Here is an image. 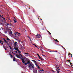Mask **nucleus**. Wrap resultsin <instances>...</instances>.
I'll return each instance as SVG.
<instances>
[{
	"label": "nucleus",
	"instance_id": "20e7f679",
	"mask_svg": "<svg viewBox=\"0 0 73 73\" xmlns=\"http://www.w3.org/2000/svg\"><path fill=\"white\" fill-rule=\"evenodd\" d=\"M3 40H4V41L7 44V45L8 46H9V44H8V42L7 41L5 40V38H3Z\"/></svg>",
	"mask_w": 73,
	"mask_h": 73
},
{
	"label": "nucleus",
	"instance_id": "4c0bfd02",
	"mask_svg": "<svg viewBox=\"0 0 73 73\" xmlns=\"http://www.w3.org/2000/svg\"><path fill=\"white\" fill-rule=\"evenodd\" d=\"M70 65H71L72 63L70 62Z\"/></svg>",
	"mask_w": 73,
	"mask_h": 73
},
{
	"label": "nucleus",
	"instance_id": "f704fd0d",
	"mask_svg": "<svg viewBox=\"0 0 73 73\" xmlns=\"http://www.w3.org/2000/svg\"><path fill=\"white\" fill-rule=\"evenodd\" d=\"M35 47H36V48H37V46H36V45H35Z\"/></svg>",
	"mask_w": 73,
	"mask_h": 73
},
{
	"label": "nucleus",
	"instance_id": "58836bf2",
	"mask_svg": "<svg viewBox=\"0 0 73 73\" xmlns=\"http://www.w3.org/2000/svg\"><path fill=\"white\" fill-rule=\"evenodd\" d=\"M15 52H16L17 53V51H15Z\"/></svg>",
	"mask_w": 73,
	"mask_h": 73
},
{
	"label": "nucleus",
	"instance_id": "338daca9",
	"mask_svg": "<svg viewBox=\"0 0 73 73\" xmlns=\"http://www.w3.org/2000/svg\"><path fill=\"white\" fill-rule=\"evenodd\" d=\"M0 16H1V15H0Z\"/></svg>",
	"mask_w": 73,
	"mask_h": 73
},
{
	"label": "nucleus",
	"instance_id": "2eb2a0df",
	"mask_svg": "<svg viewBox=\"0 0 73 73\" xmlns=\"http://www.w3.org/2000/svg\"><path fill=\"white\" fill-rule=\"evenodd\" d=\"M5 24H6V26H7V25H9V24L7 22H5Z\"/></svg>",
	"mask_w": 73,
	"mask_h": 73
},
{
	"label": "nucleus",
	"instance_id": "6e6552de",
	"mask_svg": "<svg viewBox=\"0 0 73 73\" xmlns=\"http://www.w3.org/2000/svg\"><path fill=\"white\" fill-rule=\"evenodd\" d=\"M21 61L24 64V63H25V60L23 59L22 58L21 59Z\"/></svg>",
	"mask_w": 73,
	"mask_h": 73
},
{
	"label": "nucleus",
	"instance_id": "412c9836",
	"mask_svg": "<svg viewBox=\"0 0 73 73\" xmlns=\"http://www.w3.org/2000/svg\"><path fill=\"white\" fill-rule=\"evenodd\" d=\"M26 58H26V57H24V58H22V59H26Z\"/></svg>",
	"mask_w": 73,
	"mask_h": 73
},
{
	"label": "nucleus",
	"instance_id": "f3484780",
	"mask_svg": "<svg viewBox=\"0 0 73 73\" xmlns=\"http://www.w3.org/2000/svg\"><path fill=\"white\" fill-rule=\"evenodd\" d=\"M32 61H33V62H35V63H36V60H33Z\"/></svg>",
	"mask_w": 73,
	"mask_h": 73
},
{
	"label": "nucleus",
	"instance_id": "79ce46f5",
	"mask_svg": "<svg viewBox=\"0 0 73 73\" xmlns=\"http://www.w3.org/2000/svg\"><path fill=\"white\" fill-rule=\"evenodd\" d=\"M30 41L31 42H32V40H31V39H30Z\"/></svg>",
	"mask_w": 73,
	"mask_h": 73
},
{
	"label": "nucleus",
	"instance_id": "f257e3e1",
	"mask_svg": "<svg viewBox=\"0 0 73 73\" xmlns=\"http://www.w3.org/2000/svg\"><path fill=\"white\" fill-rule=\"evenodd\" d=\"M27 64H29V68H29V70H31V68H32L33 69H34V68H35V66L34 65V64H33L32 62L30 63V61H28L27 62Z\"/></svg>",
	"mask_w": 73,
	"mask_h": 73
},
{
	"label": "nucleus",
	"instance_id": "de8ad7c7",
	"mask_svg": "<svg viewBox=\"0 0 73 73\" xmlns=\"http://www.w3.org/2000/svg\"><path fill=\"white\" fill-rule=\"evenodd\" d=\"M41 60H42V61H43V59H42Z\"/></svg>",
	"mask_w": 73,
	"mask_h": 73
},
{
	"label": "nucleus",
	"instance_id": "a19ab883",
	"mask_svg": "<svg viewBox=\"0 0 73 73\" xmlns=\"http://www.w3.org/2000/svg\"><path fill=\"white\" fill-rule=\"evenodd\" d=\"M3 20H5V18H3Z\"/></svg>",
	"mask_w": 73,
	"mask_h": 73
},
{
	"label": "nucleus",
	"instance_id": "f8f14e48",
	"mask_svg": "<svg viewBox=\"0 0 73 73\" xmlns=\"http://www.w3.org/2000/svg\"><path fill=\"white\" fill-rule=\"evenodd\" d=\"M13 61H16V58L14 57L13 58Z\"/></svg>",
	"mask_w": 73,
	"mask_h": 73
},
{
	"label": "nucleus",
	"instance_id": "6ab92c4d",
	"mask_svg": "<svg viewBox=\"0 0 73 73\" xmlns=\"http://www.w3.org/2000/svg\"><path fill=\"white\" fill-rule=\"evenodd\" d=\"M25 64V65H27V64H28L27 63H25H25H24Z\"/></svg>",
	"mask_w": 73,
	"mask_h": 73
},
{
	"label": "nucleus",
	"instance_id": "680f3d73",
	"mask_svg": "<svg viewBox=\"0 0 73 73\" xmlns=\"http://www.w3.org/2000/svg\"><path fill=\"white\" fill-rule=\"evenodd\" d=\"M1 30V29H0V30Z\"/></svg>",
	"mask_w": 73,
	"mask_h": 73
},
{
	"label": "nucleus",
	"instance_id": "a18cd8bd",
	"mask_svg": "<svg viewBox=\"0 0 73 73\" xmlns=\"http://www.w3.org/2000/svg\"><path fill=\"white\" fill-rule=\"evenodd\" d=\"M5 50H6V48H5Z\"/></svg>",
	"mask_w": 73,
	"mask_h": 73
},
{
	"label": "nucleus",
	"instance_id": "a878e982",
	"mask_svg": "<svg viewBox=\"0 0 73 73\" xmlns=\"http://www.w3.org/2000/svg\"><path fill=\"white\" fill-rule=\"evenodd\" d=\"M25 54H29V53H25Z\"/></svg>",
	"mask_w": 73,
	"mask_h": 73
},
{
	"label": "nucleus",
	"instance_id": "13d9d810",
	"mask_svg": "<svg viewBox=\"0 0 73 73\" xmlns=\"http://www.w3.org/2000/svg\"><path fill=\"white\" fill-rule=\"evenodd\" d=\"M50 35H51V33H50Z\"/></svg>",
	"mask_w": 73,
	"mask_h": 73
},
{
	"label": "nucleus",
	"instance_id": "e433bc0d",
	"mask_svg": "<svg viewBox=\"0 0 73 73\" xmlns=\"http://www.w3.org/2000/svg\"><path fill=\"white\" fill-rule=\"evenodd\" d=\"M17 51H18V52H19V50L17 49Z\"/></svg>",
	"mask_w": 73,
	"mask_h": 73
},
{
	"label": "nucleus",
	"instance_id": "393cba45",
	"mask_svg": "<svg viewBox=\"0 0 73 73\" xmlns=\"http://www.w3.org/2000/svg\"><path fill=\"white\" fill-rule=\"evenodd\" d=\"M37 55L38 56V57L39 58L40 56V55L38 54H37Z\"/></svg>",
	"mask_w": 73,
	"mask_h": 73
},
{
	"label": "nucleus",
	"instance_id": "39448f33",
	"mask_svg": "<svg viewBox=\"0 0 73 73\" xmlns=\"http://www.w3.org/2000/svg\"><path fill=\"white\" fill-rule=\"evenodd\" d=\"M18 33H19L17 32H16L15 33H14V36H17Z\"/></svg>",
	"mask_w": 73,
	"mask_h": 73
},
{
	"label": "nucleus",
	"instance_id": "bb28decb",
	"mask_svg": "<svg viewBox=\"0 0 73 73\" xmlns=\"http://www.w3.org/2000/svg\"><path fill=\"white\" fill-rule=\"evenodd\" d=\"M55 41H56V42H57V39L54 40Z\"/></svg>",
	"mask_w": 73,
	"mask_h": 73
},
{
	"label": "nucleus",
	"instance_id": "4be33fe9",
	"mask_svg": "<svg viewBox=\"0 0 73 73\" xmlns=\"http://www.w3.org/2000/svg\"><path fill=\"white\" fill-rule=\"evenodd\" d=\"M27 37L29 38V39H31V37H29L28 36Z\"/></svg>",
	"mask_w": 73,
	"mask_h": 73
},
{
	"label": "nucleus",
	"instance_id": "7c9ffc66",
	"mask_svg": "<svg viewBox=\"0 0 73 73\" xmlns=\"http://www.w3.org/2000/svg\"><path fill=\"white\" fill-rule=\"evenodd\" d=\"M56 68H59V67H58V66H57Z\"/></svg>",
	"mask_w": 73,
	"mask_h": 73
},
{
	"label": "nucleus",
	"instance_id": "864d4df0",
	"mask_svg": "<svg viewBox=\"0 0 73 73\" xmlns=\"http://www.w3.org/2000/svg\"><path fill=\"white\" fill-rule=\"evenodd\" d=\"M71 66H73V65H71Z\"/></svg>",
	"mask_w": 73,
	"mask_h": 73
},
{
	"label": "nucleus",
	"instance_id": "2f4dec72",
	"mask_svg": "<svg viewBox=\"0 0 73 73\" xmlns=\"http://www.w3.org/2000/svg\"><path fill=\"white\" fill-rule=\"evenodd\" d=\"M18 53H21V51H18Z\"/></svg>",
	"mask_w": 73,
	"mask_h": 73
},
{
	"label": "nucleus",
	"instance_id": "09e8293b",
	"mask_svg": "<svg viewBox=\"0 0 73 73\" xmlns=\"http://www.w3.org/2000/svg\"><path fill=\"white\" fill-rule=\"evenodd\" d=\"M3 48H5V46H4Z\"/></svg>",
	"mask_w": 73,
	"mask_h": 73
},
{
	"label": "nucleus",
	"instance_id": "0eeeda50",
	"mask_svg": "<svg viewBox=\"0 0 73 73\" xmlns=\"http://www.w3.org/2000/svg\"><path fill=\"white\" fill-rule=\"evenodd\" d=\"M0 43H1V44H2V45H3V44H4V41H2L1 40H0Z\"/></svg>",
	"mask_w": 73,
	"mask_h": 73
},
{
	"label": "nucleus",
	"instance_id": "4468645a",
	"mask_svg": "<svg viewBox=\"0 0 73 73\" xmlns=\"http://www.w3.org/2000/svg\"><path fill=\"white\" fill-rule=\"evenodd\" d=\"M20 35H21V34L18 33V34H17V36H20Z\"/></svg>",
	"mask_w": 73,
	"mask_h": 73
},
{
	"label": "nucleus",
	"instance_id": "3c124183",
	"mask_svg": "<svg viewBox=\"0 0 73 73\" xmlns=\"http://www.w3.org/2000/svg\"><path fill=\"white\" fill-rule=\"evenodd\" d=\"M62 48H64V47H63V46H62Z\"/></svg>",
	"mask_w": 73,
	"mask_h": 73
},
{
	"label": "nucleus",
	"instance_id": "a211bd4d",
	"mask_svg": "<svg viewBox=\"0 0 73 73\" xmlns=\"http://www.w3.org/2000/svg\"><path fill=\"white\" fill-rule=\"evenodd\" d=\"M7 41H9V40H10V39L8 38H7Z\"/></svg>",
	"mask_w": 73,
	"mask_h": 73
},
{
	"label": "nucleus",
	"instance_id": "c9c22d12",
	"mask_svg": "<svg viewBox=\"0 0 73 73\" xmlns=\"http://www.w3.org/2000/svg\"><path fill=\"white\" fill-rule=\"evenodd\" d=\"M10 22H11V23H12V21H11H11H10Z\"/></svg>",
	"mask_w": 73,
	"mask_h": 73
},
{
	"label": "nucleus",
	"instance_id": "aec40b11",
	"mask_svg": "<svg viewBox=\"0 0 73 73\" xmlns=\"http://www.w3.org/2000/svg\"><path fill=\"white\" fill-rule=\"evenodd\" d=\"M70 55H71V57H72V54H68V56H70Z\"/></svg>",
	"mask_w": 73,
	"mask_h": 73
},
{
	"label": "nucleus",
	"instance_id": "cd10ccee",
	"mask_svg": "<svg viewBox=\"0 0 73 73\" xmlns=\"http://www.w3.org/2000/svg\"><path fill=\"white\" fill-rule=\"evenodd\" d=\"M15 37H17H17H18V35H16L15 36Z\"/></svg>",
	"mask_w": 73,
	"mask_h": 73
},
{
	"label": "nucleus",
	"instance_id": "f03ea898",
	"mask_svg": "<svg viewBox=\"0 0 73 73\" xmlns=\"http://www.w3.org/2000/svg\"><path fill=\"white\" fill-rule=\"evenodd\" d=\"M16 56L18 58H21L23 57V56L20 54H19L18 55L17 54H16Z\"/></svg>",
	"mask_w": 73,
	"mask_h": 73
},
{
	"label": "nucleus",
	"instance_id": "69168bd1",
	"mask_svg": "<svg viewBox=\"0 0 73 73\" xmlns=\"http://www.w3.org/2000/svg\"><path fill=\"white\" fill-rule=\"evenodd\" d=\"M48 32H49V31H48Z\"/></svg>",
	"mask_w": 73,
	"mask_h": 73
},
{
	"label": "nucleus",
	"instance_id": "8fccbe9b",
	"mask_svg": "<svg viewBox=\"0 0 73 73\" xmlns=\"http://www.w3.org/2000/svg\"><path fill=\"white\" fill-rule=\"evenodd\" d=\"M33 45H35V44H33Z\"/></svg>",
	"mask_w": 73,
	"mask_h": 73
},
{
	"label": "nucleus",
	"instance_id": "49530a36",
	"mask_svg": "<svg viewBox=\"0 0 73 73\" xmlns=\"http://www.w3.org/2000/svg\"><path fill=\"white\" fill-rule=\"evenodd\" d=\"M9 20H10V21H11V19H9Z\"/></svg>",
	"mask_w": 73,
	"mask_h": 73
},
{
	"label": "nucleus",
	"instance_id": "c03bdc74",
	"mask_svg": "<svg viewBox=\"0 0 73 73\" xmlns=\"http://www.w3.org/2000/svg\"><path fill=\"white\" fill-rule=\"evenodd\" d=\"M10 49H11V50H12V48H11V47H10Z\"/></svg>",
	"mask_w": 73,
	"mask_h": 73
},
{
	"label": "nucleus",
	"instance_id": "b1692460",
	"mask_svg": "<svg viewBox=\"0 0 73 73\" xmlns=\"http://www.w3.org/2000/svg\"><path fill=\"white\" fill-rule=\"evenodd\" d=\"M35 65H36L37 67L38 66V65L37 64H36V63H35Z\"/></svg>",
	"mask_w": 73,
	"mask_h": 73
},
{
	"label": "nucleus",
	"instance_id": "e2e57ef3",
	"mask_svg": "<svg viewBox=\"0 0 73 73\" xmlns=\"http://www.w3.org/2000/svg\"><path fill=\"white\" fill-rule=\"evenodd\" d=\"M3 29V30L4 29Z\"/></svg>",
	"mask_w": 73,
	"mask_h": 73
},
{
	"label": "nucleus",
	"instance_id": "473e14b6",
	"mask_svg": "<svg viewBox=\"0 0 73 73\" xmlns=\"http://www.w3.org/2000/svg\"><path fill=\"white\" fill-rule=\"evenodd\" d=\"M39 59H41L42 58L40 57H39Z\"/></svg>",
	"mask_w": 73,
	"mask_h": 73
},
{
	"label": "nucleus",
	"instance_id": "bf43d9fd",
	"mask_svg": "<svg viewBox=\"0 0 73 73\" xmlns=\"http://www.w3.org/2000/svg\"><path fill=\"white\" fill-rule=\"evenodd\" d=\"M48 33H50V32H48Z\"/></svg>",
	"mask_w": 73,
	"mask_h": 73
},
{
	"label": "nucleus",
	"instance_id": "5fc2aeb1",
	"mask_svg": "<svg viewBox=\"0 0 73 73\" xmlns=\"http://www.w3.org/2000/svg\"><path fill=\"white\" fill-rule=\"evenodd\" d=\"M59 42V41H58L57 42Z\"/></svg>",
	"mask_w": 73,
	"mask_h": 73
},
{
	"label": "nucleus",
	"instance_id": "37998d69",
	"mask_svg": "<svg viewBox=\"0 0 73 73\" xmlns=\"http://www.w3.org/2000/svg\"><path fill=\"white\" fill-rule=\"evenodd\" d=\"M9 46V48L11 47V46Z\"/></svg>",
	"mask_w": 73,
	"mask_h": 73
},
{
	"label": "nucleus",
	"instance_id": "0e129e2a",
	"mask_svg": "<svg viewBox=\"0 0 73 73\" xmlns=\"http://www.w3.org/2000/svg\"><path fill=\"white\" fill-rule=\"evenodd\" d=\"M42 52H43V51H42Z\"/></svg>",
	"mask_w": 73,
	"mask_h": 73
},
{
	"label": "nucleus",
	"instance_id": "dca6fc26",
	"mask_svg": "<svg viewBox=\"0 0 73 73\" xmlns=\"http://www.w3.org/2000/svg\"><path fill=\"white\" fill-rule=\"evenodd\" d=\"M13 20L14 21V22L15 23H16V22H17V21H16V20H15V19H13Z\"/></svg>",
	"mask_w": 73,
	"mask_h": 73
},
{
	"label": "nucleus",
	"instance_id": "ea45409f",
	"mask_svg": "<svg viewBox=\"0 0 73 73\" xmlns=\"http://www.w3.org/2000/svg\"><path fill=\"white\" fill-rule=\"evenodd\" d=\"M11 25H12V24L10 23V26H11Z\"/></svg>",
	"mask_w": 73,
	"mask_h": 73
},
{
	"label": "nucleus",
	"instance_id": "5701e85b",
	"mask_svg": "<svg viewBox=\"0 0 73 73\" xmlns=\"http://www.w3.org/2000/svg\"><path fill=\"white\" fill-rule=\"evenodd\" d=\"M40 71H44V70H40Z\"/></svg>",
	"mask_w": 73,
	"mask_h": 73
},
{
	"label": "nucleus",
	"instance_id": "c85d7f7f",
	"mask_svg": "<svg viewBox=\"0 0 73 73\" xmlns=\"http://www.w3.org/2000/svg\"><path fill=\"white\" fill-rule=\"evenodd\" d=\"M37 68H38V69H40V68L39 67V66H37Z\"/></svg>",
	"mask_w": 73,
	"mask_h": 73
},
{
	"label": "nucleus",
	"instance_id": "052dcab7",
	"mask_svg": "<svg viewBox=\"0 0 73 73\" xmlns=\"http://www.w3.org/2000/svg\"><path fill=\"white\" fill-rule=\"evenodd\" d=\"M42 30H44V29H42Z\"/></svg>",
	"mask_w": 73,
	"mask_h": 73
},
{
	"label": "nucleus",
	"instance_id": "774afa93",
	"mask_svg": "<svg viewBox=\"0 0 73 73\" xmlns=\"http://www.w3.org/2000/svg\"><path fill=\"white\" fill-rule=\"evenodd\" d=\"M29 9H30V8H29Z\"/></svg>",
	"mask_w": 73,
	"mask_h": 73
},
{
	"label": "nucleus",
	"instance_id": "423d86ee",
	"mask_svg": "<svg viewBox=\"0 0 73 73\" xmlns=\"http://www.w3.org/2000/svg\"><path fill=\"white\" fill-rule=\"evenodd\" d=\"M9 33L10 35H12V36H13V35L12 34V31H9Z\"/></svg>",
	"mask_w": 73,
	"mask_h": 73
},
{
	"label": "nucleus",
	"instance_id": "9b49d317",
	"mask_svg": "<svg viewBox=\"0 0 73 73\" xmlns=\"http://www.w3.org/2000/svg\"><path fill=\"white\" fill-rule=\"evenodd\" d=\"M17 44V42H15L14 43V45L15 46H16Z\"/></svg>",
	"mask_w": 73,
	"mask_h": 73
},
{
	"label": "nucleus",
	"instance_id": "9d476101",
	"mask_svg": "<svg viewBox=\"0 0 73 73\" xmlns=\"http://www.w3.org/2000/svg\"><path fill=\"white\" fill-rule=\"evenodd\" d=\"M50 52H57V51H49Z\"/></svg>",
	"mask_w": 73,
	"mask_h": 73
},
{
	"label": "nucleus",
	"instance_id": "72a5a7b5",
	"mask_svg": "<svg viewBox=\"0 0 73 73\" xmlns=\"http://www.w3.org/2000/svg\"><path fill=\"white\" fill-rule=\"evenodd\" d=\"M57 69L58 70H60L59 69H58V68H57Z\"/></svg>",
	"mask_w": 73,
	"mask_h": 73
},
{
	"label": "nucleus",
	"instance_id": "603ef678",
	"mask_svg": "<svg viewBox=\"0 0 73 73\" xmlns=\"http://www.w3.org/2000/svg\"><path fill=\"white\" fill-rule=\"evenodd\" d=\"M38 61H40V60H38Z\"/></svg>",
	"mask_w": 73,
	"mask_h": 73
},
{
	"label": "nucleus",
	"instance_id": "1a4fd4ad",
	"mask_svg": "<svg viewBox=\"0 0 73 73\" xmlns=\"http://www.w3.org/2000/svg\"><path fill=\"white\" fill-rule=\"evenodd\" d=\"M9 55L11 56V58H12V57H13V56H12V54H11V53H9Z\"/></svg>",
	"mask_w": 73,
	"mask_h": 73
},
{
	"label": "nucleus",
	"instance_id": "ddd939ff",
	"mask_svg": "<svg viewBox=\"0 0 73 73\" xmlns=\"http://www.w3.org/2000/svg\"><path fill=\"white\" fill-rule=\"evenodd\" d=\"M14 49L16 50H17L18 49V48H17V47L16 48L14 47Z\"/></svg>",
	"mask_w": 73,
	"mask_h": 73
},
{
	"label": "nucleus",
	"instance_id": "7ed1b4c3",
	"mask_svg": "<svg viewBox=\"0 0 73 73\" xmlns=\"http://www.w3.org/2000/svg\"><path fill=\"white\" fill-rule=\"evenodd\" d=\"M36 37L37 38H40V37H41V35H40L37 34L36 35Z\"/></svg>",
	"mask_w": 73,
	"mask_h": 73
},
{
	"label": "nucleus",
	"instance_id": "6e6d98bb",
	"mask_svg": "<svg viewBox=\"0 0 73 73\" xmlns=\"http://www.w3.org/2000/svg\"><path fill=\"white\" fill-rule=\"evenodd\" d=\"M42 56H45V55H42Z\"/></svg>",
	"mask_w": 73,
	"mask_h": 73
},
{
	"label": "nucleus",
	"instance_id": "4d7b16f0",
	"mask_svg": "<svg viewBox=\"0 0 73 73\" xmlns=\"http://www.w3.org/2000/svg\"><path fill=\"white\" fill-rule=\"evenodd\" d=\"M5 25H6V24H7V23H5Z\"/></svg>",
	"mask_w": 73,
	"mask_h": 73
},
{
	"label": "nucleus",
	"instance_id": "c756f323",
	"mask_svg": "<svg viewBox=\"0 0 73 73\" xmlns=\"http://www.w3.org/2000/svg\"><path fill=\"white\" fill-rule=\"evenodd\" d=\"M67 61H68V62H70V60H67Z\"/></svg>",
	"mask_w": 73,
	"mask_h": 73
}]
</instances>
